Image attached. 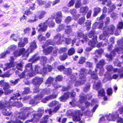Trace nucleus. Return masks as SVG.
<instances>
[{
  "label": "nucleus",
  "mask_w": 123,
  "mask_h": 123,
  "mask_svg": "<svg viewBox=\"0 0 123 123\" xmlns=\"http://www.w3.org/2000/svg\"><path fill=\"white\" fill-rule=\"evenodd\" d=\"M87 70L85 69H81L80 70L79 77L75 83L74 85L76 86H78L85 83L86 81V75Z\"/></svg>",
  "instance_id": "f257e3e1"
},
{
  "label": "nucleus",
  "mask_w": 123,
  "mask_h": 123,
  "mask_svg": "<svg viewBox=\"0 0 123 123\" xmlns=\"http://www.w3.org/2000/svg\"><path fill=\"white\" fill-rule=\"evenodd\" d=\"M49 93L50 90H47V89H46V90L45 89L43 90L42 92H41L40 94L35 98V100L32 99L31 100L30 104L32 105H34L38 102L36 101V100L37 101V100L40 99L44 95L48 94Z\"/></svg>",
  "instance_id": "f03ea898"
},
{
  "label": "nucleus",
  "mask_w": 123,
  "mask_h": 123,
  "mask_svg": "<svg viewBox=\"0 0 123 123\" xmlns=\"http://www.w3.org/2000/svg\"><path fill=\"white\" fill-rule=\"evenodd\" d=\"M119 114L117 112H115L110 115L108 117L109 119L115 121L116 119L117 122L119 123H123V119L118 116Z\"/></svg>",
  "instance_id": "7ed1b4c3"
},
{
  "label": "nucleus",
  "mask_w": 123,
  "mask_h": 123,
  "mask_svg": "<svg viewBox=\"0 0 123 123\" xmlns=\"http://www.w3.org/2000/svg\"><path fill=\"white\" fill-rule=\"evenodd\" d=\"M114 28V26L113 25H111L109 26L108 29H107L106 31H104L103 32V35H100L99 38L100 39L104 40L105 39V37L106 36L109 35V34H112Z\"/></svg>",
  "instance_id": "20e7f679"
},
{
  "label": "nucleus",
  "mask_w": 123,
  "mask_h": 123,
  "mask_svg": "<svg viewBox=\"0 0 123 123\" xmlns=\"http://www.w3.org/2000/svg\"><path fill=\"white\" fill-rule=\"evenodd\" d=\"M23 109L24 110L23 112H25L27 111V113L26 114V116L22 113L20 114L19 116H18V117L20 119H25L26 117H27V115L30 114L31 112H32L33 111V110L30 108L23 107Z\"/></svg>",
  "instance_id": "39448f33"
},
{
  "label": "nucleus",
  "mask_w": 123,
  "mask_h": 123,
  "mask_svg": "<svg viewBox=\"0 0 123 123\" xmlns=\"http://www.w3.org/2000/svg\"><path fill=\"white\" fill-rule=\"evenodd\" d=\"M75 95V92H74L65 93L63 96L59 98V99L61 101L64 102L68 98L69 96L74 97Z\"/></svg>",
  "instance_id": "423d86ee"
},
{
  "label": "nucleus",
  "mask_w": 123,
  "mask_h": 123,
  "mask_svg": "<svg viewBox=\"0 0 123 123\" xmlns=\"http://www.w3.org/2000/svg\"><path fill=\"white\" fill-rule=\"evenodd\" d=\"M25 49L24 48L20 49L19 51L16 50L14 53V55L15 57L19 56L23 54V56L27 57L28 56L29 53L27 51V52H25Z\"/></svg>",
  "instance_id": "0eeeda50"
},
{
  "label": "nucleus",
  "mask_w": 123,
  "mask_h": 123,
  "mask_svg": "<svg viewBox=\"0 0 123 123\" xmlns=\"http://www.w3.org/2000/svg\"><path fill=\"white\" fill-rule=\"evenodd\" d=\"M9 103L8 102H7L4 104H3L1 103L0 104V108L1 109H2L3 110L2 111V112L3 114L7 116H9L11 114V112H9L7 111L6 110L5 108L6 107H8L7 105H9Z\"/></svg>",
  "instance_id": "6e6552de"
},
{
  "label": "nucleus",
  "mask_w": 123,
  "mask_h": 123,
  "mask_svg": "<svg viewBox=\"0 0 123 123\" xmlns=\"http://www.w3.org/2000/svg\"><path fill=\"white\" fill-rule=\"evenodd\" d=\"M38 113L37 115H34L33 116L34 120L36 122L38 121V117H41L42 115L44 112V109L43 108H39L38 111Z\"/></svg>",
  "instance_id": "1a4fd4ad"
},
{
  "label": "nucleus",
  "mask_w": 123,
  "mask_h": 123,
  "mask_svg": "<svg viewBox=\"0 0 123 123\" xmlns=\"http://www.w3.org/2000/svg\"><path fill=\"white\" fill-rule=\"evenodd\" d=\"M30 46L28 49L27 51L28 53H30L36 48L37 46L36 42L34 41L30 42Z\"/></svg>",
  "instance_id": "9d476101"
},
{
  "label": "nucleus",
  "mask_w": 123,
  "mask_h": 123,
  "mask_svg": "<svg viewBox=\"0 0 123 123\" xmlns=\"http://www.w3.org/2000/svg\"><path fill=\"white\" fill-rule=\"evenodd\" d=\"M122 49H121L120 50H119V49H117L114 50L113 52L111 53L110 54L108 55L107 54L105 55V56H107L109 59L110 60H111L112 58V57L115 55V54L116 52L118 53H121L120 51H121Z\"/></svg>",
  "instance_id": "9b49d317"
},
{
  "label": "nucleus",
  "mask_w": 123,
  "mask_h": 123,
  "mask_svg": "<svg viewBox=\"0 0 123 123\" xmlns=\"http://www.w3.org/2000/svg\"><path fill=\"white\" fill-rule=\"evenodd\" d=\"M49 19L44 23H41L39 24V26L40 27V28L38 29V31H44L46 30L47 28V24L48 22H49Z\"/></svg>",
  "instance_id": "f8f14e48"
},
{
  "label": "nucleus",
  "mask_w": 123,
  "mask_h": 123,
  "mask_svg": "<svg viewBox=\"0 0 123 123\" xmlns=\"http://www.w3.org/2000/svg\"><path fill=\"white\" fill-rule=\"evenodd\" d=\"M46 13V12L44 11H38L37 13V15L35 16V18L41 19L44 17Z\"/></svg>",
  "instance_id": "ddd939ff"
},
{
  "label": "nucleus",
  "mask_w": 123,
  "mask_h": 123,
  "mask_svg": "<svg viewBox=\"0 0 123 123\" xmlns=\"http://www.w3.org/2000/svg\"><path fill=\"white\" fill-rule=\"evenodd\" d=\"M43 78L39 77H36L33 80V83L35 85H38L39 86L43 82Z\"/></svg>",
  "instance_id": "4468645a"
},
{
  "label": "nucleus",
  "mask_w": 123,
  "mask_h": 123,
  "mask_svg": "<svg viewBox=\"0 0 123 123\" xmlns=\"http://www.w3.org/2000/svg\"><path fill=\"white\" fill-rule=\"evenodd\" d=\"M32 64L31 63L28 64L25 66V72L28 73V75L29 74H31V73H29V72H32Z\"/></svg>",
  "instance_id": "2eb2a0df"
},
{
  "label": "nucleus",
  "mask_w": 123,
  "mask_h": 123,
  "mask_svg": "<svg viewBox=\"0 0 123 123\" xmlns=\"http://www.w3.org/2000/svg\"><path fill=\"white\" fill-rule=\"evenodd\" d=\"M96 103L94 101V100H92V103L91 104L89 102L87 101H86L85 103V106H84L82 107L81 108V109L82 111H84L86 109V108L88 107L90 105H92V104H94Z\"/></svg>",
  "instance_id": "dca6fc26"
},
{
  "label": "nucleus",
  "mask_w": 123,
  "mask_h": 123,
  "mask_svg": "<svg viewBox=\"0 0 123 123\" xmlns=\"http://www.w3.org/2000/svg\"><path fill=\"white\" fill-rule=\"evenodd\" d=\"M77 36L78 37L77 38L78 39H80V37L83 38L84 40H81L82 43H83L85 40L86 41H88L89 40L87 38L86 36L84 34L82 33H78L77 34Z\"/></svg>",
  "instance_id": "f3484780"
},
{
  "label": "nucleus",
  "mask_w": 123,
  "mask_h": 123,
  "mask_svg": "<svg viewBox=\"0 0 123 123\" xmlns=\"http://www.w3.org/2000/svg\"><path fill=\"white\" fill-rule=\"evenodd\" d=\"M97 37L96 36H95L93 37V38H92V40H90L88 44L92 47H94L95 44L97 42Z\"/></svg>",
  "instance_id": "a211bd4d"
},
{
  "label": "nucleus",
  "mask_w": 123,
  "mask_h": 123,
  "mask_svg": "<svg viewBox=\"0 0 123 123\" xmlns=\"http://www.w3.org/2000/svg\"><path fill=\"white\" fill-rule=\"evenodd\" d=\"M62 15L61 12H58L57 14V17L55 20L56 22L57 23H59L62 20Z\"/></svg>",
  "instance_id": "6ab92c4d"
},
{
  "label": "nucleus",
  "mask_w": 123,
  "mask_h": 123,
  "mask_svg": "<svg viewBox=\"0 0 123 123\" xmlns=\"http://www.w3.org/2000/svg\"><path fill=\"white\" fill-rule=\"evenodd\" d=\"M40 70V68L38 66H36L35 67V72L33 74L31 73V74H29V76L30 77H32L35 76L36 73L40 74L41 73V71Z\"/></svg>",
  "instance_id": "aec40b11"
},
{
  "label": "nucleus",
  "mask_w": 123,
  "mask_h": 123,
  "mask_svg": "<svg viewBox=\"0 0 123 123\" xmlns=\"http://www.w3.org/2000/svg\"><path fill=\"white\" fill-rule=\"evenodd\" d=\"M20 94L18 93H16L15 94H14L13 96L11 97L10 99V102L9 103V105L10 104H12L13 103H14V101H16V99L18 97L20 96Z\"/></svg>",
  "instance_id": "412c9836"
},
{
  "label": "nucleus",
  "mask_w": 123,
  "mask_h": 123,
  "mask_svg": "<svg viewBox=\"0 0 123 123\" xmlns=\"http://www.w3.org/2000/svg\"><path fill=\"white\" fill-rule=\"evenodd\" d=\"M82 116V115H76L73 117V120L74 121H80V123H82L84 122V121L83 120H81L80 117Z\"/></svg>",
  "instance_id": "4be33fe9"
},
{
  "label": "nucleus",
  "mask_w": 123,
  "mask_h": 123,
  "mask_svg": "<svg viewBox=\"0 0 123 123\" xmlns=\"http://www.w3.org/2000/svg\"><path fill=\"white\" fill-rule=\"evenodd\" d=\"M54 79L51 77H49L46 80L45 83V86L46 87L50 86L52 83Z\"/></svg>",
  "instance_id": "5701e85b"
},
{
  "label": "nucleus",
  "mask_w": 123,
  "mask_h": 123,
  "mask_svg": "<svg viewBox=\"0 0 123 123\" xmlns=\"http://www.w3.org/2000/svg\"><path fill=\"white\" fill-rule=\"evenodd\" d=\"M53 48L52 47H49L47 48L43 49V53L45 55L49 54L53 50Z\"/></svg>",
  "instance_id": "b1692460"
},
{
  "label": "nucleus",
  "mask_w": 123,
  "mask_h": 123,
  "mask_svg": "<svg viewBox=\"0 0 123 123\" xmlns=\"http://www.w3.org/2000/svg\"><path fill=\"white\" fill-rule=\"evenodd\" d=\"M22 104L21 103L19 102L18 101H14V103H13L12 104H10L7 105L8 106H16L17 107H22Z\"/></svg>",
  "instance_id": "393cba45"
},
{
  "label": "nucleus",
  "mask_w": 123,
  "mask_h": 123,
  "mask_svg": "<svg viewBox=\"0 0 123 123\" xmlns=\"http://www.w3.org/2000/svg\"><path fill=\"white\" fill-rule=\"evenodd\" d=\"M22 104L21 103L19 102L18 101H14V103H13L12 104H10L7 105L8 106H16L17 107H22Z\"/></svg>",
  "instance_id": "a878e982"
},
{
  "label": "nucleus",
  "mask_w": 123,
  "mask_h": 123,
  "mask_svg": "<svg viewBox=\"0 0 123 123\" xmlns=\"http://www.w3.org/2000/svg\"><path fill=\"white\" fill-rule=\"evenodd\" d=\"M60 106H58V105L56 106L54 109L53 111H52L50 109H47L45 111V112L46 113L47 111H48L49 113L51 114H52V112H56L59 109Z\"/></svg>",
  "instance_id": "bb28decb"
},
{
  "label": "nucleus",
  "mask_w": 123,
  "mask_h": 123,
  "mask_svg": "<svg viewBox=\"0 0 123 123\" xmlns=\"http://www.w3.org/2000/svg\"><path fill=\"white\" fill-rule=\"evenodd\" d=\"M13 62H10L9 63H6L5 64V67L3 68L4 71H6L10 68L13 67Z\"/></svg>",
  "instance_id": "cd10ccee"
},
{
  "label": "nucleus",
  "mask_w": 123,
  "mask_h": 123,
  "mask_svg": "<svg viewBox=\"0 0 123 123\" xmlns=\"http://www.w3.org/2000/svg\"><path fill=\"white\" fill-rule=\"evenodd\" d=\"M97 70L96 69L95 70L96 72L94 73V72H92V71L91 70H90L88 73L89 74H91V76L93 79H97L98 78L97 74Z\"/></svg>",
  "instance_id": "c85d7f7f"
},
{
  "label": "nucleus",
  "mask_w": 123,
  "mask_h": 123,
  "mask_svg": "<svg viewBox=\"0 0 123 123\" xmlns=\"http://www.w3.org/2000/svg\"><path fill=\"white\" fill-rule=\"evenodd\" d=\"M57 105L58 106H60L61 104L58 101L54 100L50 102L48 105L49 106L52 107L55 105Z\"/></svg>",
  "instance_id": "c756f323"
},
{
  "label": "nucleus",
  "mask_w": 123,
  "mask_h": 123,
  "mask_svg": "<svg viewBox=\"0 0 123 123\" xmlns=\"http://www.w3.org/2000/svg\"><path fill=\"white\" fill-rule=\"evenodd\" d=\"M76 11L75 10L73 9L71 11V13L72 14L73 16V18L75 19H77L79 17V15H77L76 14Z\"/></svg>",
  "instance_id": "7c9ffc66"
},
{
  "label": "nucleus",
  "mask_w": 123,
  "mask_h": 123,
  "mask_svg": "<svg viewBox=\"0 0 123 123\" xmlns=\"http://www.w3.org/2000/svg\"><path fill=\"white\" fill-rule=\"evenodd\" d=\"M105 64L104 61L103 60H101L96 65V67L98 68H101Z\"/></svg>",
  "instance_id": "2f4dec72"
},
{
  "label": "nucleus",
  "mask_w": 123,
  "mask_h": 123,
  "mask_svg": "<svg viewBox=\"0 0 123 123\" xmlns=\"http://www.w3.org/2000/svg\"><path fill=\"white\" fill-rule=\"evenodd\" d=\"M61 37L60 34H57L54 37V40H55V42L58 43H59L60 42L59 41H60L61 39Z\"/></svg>",
  "instance_id": "473e14b6"
},
{
  "label": "nucleus",
  "mask_w": 123,
  "mask_h": 123,
  "mask_svg": "<svg viewBox=\"0 0 123 123\" xmlns=\"http://www.w3.org/2000/svg\"><path fill=\"white\" fill-rule=\"evenodd\" d=\"M10 37L15 41H17L19 39L20 40H21L19 38V36L17 34H12Z\"/></svg>",
  "instance_id": "72a5a7b5"
},
{
  "label": "nucleus",
  "mask_w": 123,
  "mask_h": 123,
  "mask_svg": "<svg viewBox=\"0 0 123 123\" xmlns=\"http://www.w3.org/2000/svg\"><path fill=\"white\" fill-rule=\"evenodd\" d=\"M86 96L84 94H82L80 95V101L81 103L84 102L86 99Z\"/></svg>",
  "instance_id": "f704fd0d"
},
{
  "label": "nucleus",
  "mask_w": 123,
  "mask_h": 123,
  "mask_svg": "<svg viewBox=\"0 0 123 123\" xmlns=\"http://www.w3.org/2000/svg\"><path fill=\"white\" fill-rule=\"evenodd\" d=\"M77 73H76L74 75H72L70 76V78L71 80V81L73 82L77 78H78V75Z\"/></svg>",
  "instance_id": "c9c22d12"
},
{
  "label": "nucleus",
  "mask_w": 123,
  "mask_h": 123,
  "mask_svg": "<svg viewBox=\"0 0 123 123\" xmlns=\"http://www.w3.org/2000/svg\"><path fill=\"white\" fill-rule=\"evenodd\" d=\"M3 89L4 90H6L9 88L10 86L9 85L8 83L6 82H4Z\"/></svg>",
  "instance_id": "e433bc0d"
},
{
  "label": "nucleus",
  "mask_w": 123,
  "mask_h": 123,
  "mask_svg": "<svg viewBox=\"0 0 123 123\" xmlns=\"http://www.w3.org/2000/svg\"><path fill=\"white\" fill-rule=\"evenodd\" d=\"M85 116L87 117H90L92 116V113L90 111L87 110L84 112Z\"/></svg>",
  "instance_id": "4c0bfd02"
},
{
  "label": "nucleus",
  "mask_w": 123,
  "mask_h": 123,
  "mask_svg": "<svg viewBox=\"0 0 123 123\" xmlns=\"http://www.w3.org/2000/svg\"><path fill=\"white\" fill-rule=\"evenodd\" d=\"M41 57H38L36 58L35 57V56H34L32 58H31L29 60V61H31L33 62L37 61L39 59L41 60Z\"/></svg>",
  "instance_id": "58836bf2"
},
{
  "label": "nucleus",
  "mask_w": 123,
  "mask_h": 123,
  "mask_svg": "<svg viewBox=\"0 0 123 123\" xmlns=\"http://www.w3.org/2000/svg\"><path fill=\"white\" fill-rule=\"evenodd\" d=\"M75 52L74 49L73 48H71L68 50V55H71L74 54Z\"/></svg>",
  "instance_id": "ea45409f"
},
{
  "label": "nucleus",
  "mask_w": 123,
  "mask_h": 123,
  "mask_svg": "<svg viewBox=\"0 0 123 123\" xmlns=\"http://www.w3.org/2000/svg\"><path fill=\"white\" fill-rule=\"evenodd\" d=\"M17 46L14 44L11 45L9 47L7 50L12 51L15 49L17 48Z\"/></svg>",
  "instance_id": "a19ab883"
},
{
  "label": "nucleus",
  "mask_w": 123,
  "mask_h": 123,
  "mask_svg": "<svg viewBox=\"0 0 123 123\" xmlns=\"http://www.w3.org/2000/svg\"><path fill=\"white\" fill-rule=\"evenodd\" d=\"M47 59L45 56L41 57V61L43 64H45L47 62Z\"/></svg>",
  "instance_id": "79ce46f5"
},
{
  "label": "nucleus",
  "mask_w": 123,
  "mask_h": 123,
  "mask_svg": "<svg viewBox=\"0 0 123 123\" xmlns=\"http://www.w3.org/2000/svg\"><path fill=\"white\" fill-rule=\"evenodd\" d=\"M101 9L99 8H96L94 9V12L93 16H96L101 11Z\"/></svg>",
  "instance_id": "37998d69"
},
{
  "label": "nucleus",
  "mask_w": 123,
  "mask_h": 123,
  "mask_svg": "<svg viewBox=\"0 0 123 123\" xmlns=\"http://www.w3.org/2000/svg\"><path fill=\"white\" fill-rule=\"evenodd\" d=\"M81 5V1L80 0H77L75 4V7L77 8L80 7Z\"/></svg>",
  "instance_id": "c03bdc74"
},
{
  "label": "nucleus",
  "mask_w": 123,
  "mask_h": 123,
  "mask_svg": "<svg viewBox=\"0 0 123 123\" xmlns=\"http://www.w3.org/2000/svg\"><path fill=\"white\" fill-rule=\"evenodd\" d=\"M85 58L83 57H81L80 58L78 62L80 64H82L85 62Z\"/></svg>",
  "instance_id": "a18cd8bd"
},
{
  "label": "nucleus",
  "mask_w": 123,
  "mask_h": 123,
  "mask_svg": "<svg viewBox=\"0 0 123 123\" xmlns=\"http://www.w3.org/2000/svg\"><path fill=\"white\" fill-rule=\"evenodd\" d=\"M68 57V55L67 54L64 53L63 55H61L60 57V59L62 60H65Z\"/></svg>",
  "instance_id": "49530a36"
},
{
  "label": "nucleus",
  "mask_w": 123,
  "mask_h": 123,
  "mask_svg": "<svg viewBox=\"0 0 123 123\" xmlns=\"http://www.w3.org/2000/svg\"><path fill=\"white\" fill-rule=\"evenodd\" d=\"M54 44V43H52L50 40L47 41H46L45 44L42 46V48H43L46 46L47 45L50 44L53 45Z\"/></svg>",
  "instance_id": "de8ad7c7"
},
{
  "label": "nucleus",
  "mask_w": 123,
  "mask_h": 123,
  "mask_svg": "<svg viewBox=\"0 0 123 123\" xmlns=\"http://www.w3.org/2000/svg\"><path fill=\"white\" fill-rule=\"evenodd\" d=\"M88 8L87 7H82L80 9V12H86L88 10Z\"/></svg>",
  "instance_id": "09e8293b"
},
{
  "label": "nucleus",
  "mask_w": 123,
  "mask_h": 123,
  "mask_svg": "<svg viewBox=\"0 0 123 123\" xmlns=\"http://www.w3.org/2000/svg\"><path fill=\"white\" fill-rule=\"evenodd\" d=\"M71 69L70 68H66L65 69L64 73L66 74H69L71 73Z\"/></svg>",
  "instance_id": "8fccbe9b"
},
{
  "label": "nucleus",
  "mask_w": 123,
  "mask_h": 123,
  "mask_svg": "<svg viewBox=\"0 0 123 123\" xmlns=\"http://www.w3.org/2000/svg\"><path fill=\"white\" fill-rule=\"evenodd\" d=\"M19 80V79H16L14 81L12 80H10V83L12 85H14L17 84L18 83Z\"/></svg>",
  "instance_id": "3c124183"
},
{
  "label": "nucleus",
  "mask_w": 123,
  "mask_h": 123,
  "mask_svg": "<svg viewBox=\"0 0 123 123\" xmlns=\"http://www.w3.org/2000/svg\"><path fill=\"white\" fill-rule=\"evenodd\" d=\"M85 19L84 17L81 18L78 21V23L80 25L82 24L84 22Z\"/></svg>",
  "instance_id": "603ef678"
},
{
  "label": "nucleus",
  "mask_w": 123,
  "mask_h": 123,
  "mask_svg": "<svg viewBox=\"0 0 123 123\" xmlns=\"http://www.w3.org/2000/svg\"><path fill=\"white\" fill-rule=\"evenodd\" d=\"M41 71V73L40 74L43 75L46 74L48 72V70L46 67H44Z\"/></svg>",
  "instance_id": "864d4df0"
},
{
  "label": "nucleus",
  "mask_w": 123,
  "mask_h": 123,
  "mask_svg": "<svg viewBox=\"0 0 123 123\" xmlns=\"http://www.w3.org/2000/svg\"><path fill=\"white\" fill-rule=\"evenodd\" d=\"M91 25V22L90 21L87 20L86 23V26L87 27V29L89 30L90 28Z\"/></svg>",
  "instance_id": "5fc2aeb1"
},
{
  "label": "nucleus",
  "mask_w": 123,
  "mask_h": 123,
  "mask_svg": "<svg viewBox=\"0 0 123 123\" xmlns=\"http://www.w3.org/2000/svg\"><path fill=\"white\" fill-rule=\"evenodd\" d=\"M67 29H66L65 31L67 33L69 34L72 32L70 26H67Z\"/></svg>",
  "instance_id": "6e6d98bb"
},
{
  "label": "nucleus",
  "mask_w": 123,
  "mask_h": 123,
  "mask_svg": "<svg viewBox=\"0 0 123 123\" xmlns=\"http://www.w3.org/2000/svg\"><path fill=\"white\" fill-rule=\"evenodd\" d=\"M57 95L56 94H53L51 95H50L48 96V98L47 99L48 100H49L50 99H53L55 98Z\"/></svg>",
  "instance_id": "4d7b16f0"
},
{
  "label": "nucleus",
  "mask_w": 123,
  "mask_h": 123,
  "mask_svg": "<svg viewBox=\"0 0 123 123\" xmlns=\"http://www.w3.org/2000/svg\"><path fill=\"white\" fill-rule=\"evenodd\" d=\"M105 94V92L103 89H101L98 92V96H104Z\"/></svg>",
  "instance_id": "13d9d810"
},
{
  "label": "nucleus",
  "mask_w": 123,
  "mask_h": 123,
  "mask_svg": "<svg viewBox=\"0 0 123 123\" xmlns=\"http://www.w3.org/2000/svg\"><path fill=\"white\" fill-rule=\"evenodd\" d=\"M13 91L14 90L13 89H7L5 93L6 95H8L11 93H12Z\"/></svg>",
  "instance_id": "bf43d9fd"
},
{
  "label": "nucleus",
  "mask_w": 123,
  "mask_h": 123,
  "mask_svg": "<svg viewBox=\"0 0 123 123\" xmlns=\"http://www.w3.org/2000/svg\"><path fill=\"white\" fill-rule=\"evenodd\" d=\"M16 67L18 69L22 70V66L21 63L17 64Z\"/></svg>",
  "instance_id": "052dcab7"
},
{
  "label": "nucleus",
  "mask_w": 123,
  "mask_h": 123,
  "mask_svg": "<svg viewBox=\"0 0 123 123\" xmlns=\"http://www.w3.org/2000/svg\"><path fill=\"white\" fill-rule=\"evenodd\" d=\"M94 31H91L90 33H89L88 34V37L90 38H91L92 37H93L92 38H93V37L95 36H94Z\"/></svg>",
  "instance_id": "680f3d73"
},
{
  "label": "nucleus",
  "mask_w": 123,
  "mask_h": 123,
  "mask_svg": "<svg viewBox=\"0 0 123 123\" xmlns=\"http://www.w3.org/2000/svg\"><path fill=\"white\" fill-rule=\"evenodd\" d=\"M123 27V22H120L118 25L117 28L120 29H121Z\"/></svg>",
  "instance_id": "e2e57ef3"
},
{
  "label": "nucleus",
  "mask_w": 123,
  "mask_h": 123,
  "mask_svg": "<svg viewBox=\"0 0 123 123\" xmlns=\"http://www.w3.org/2000/svg\"><path fill=\"white\" fill-rule=\"evenodd\" d=\"M62 79V76L59 75L56 78V81H61Z\"/></svg>",
  "instance_id": "0e129e2a"
},
{
  "label": "nucleus",
  "mask_w": 123,
  "mask_h": 123,
  "mask_svg": "<svg viewBox=\"0 0 123 123\" xmlns=\"http://www.w3.org/2000/svg\"><path fill=\"white\" fill-rule=\"evenodd\" d=\"M106 68L108 71H110L113 69V67L111 65L107 66Z\"/></svg>",
  "instance_id": "69168bd1"
},
{
  "label": "nucleus",
  "mask_w": 123,
  "mask_h": 123,
  "mask_svg": "<svg viewBox=\"0 0 123 123\" xmlns=\"http://www.w3.org/2000/svg\"><path fill=\"white\" fill-rule=\"evenodd\" d=\"M31 31V29L29 27H27L24 30L25 33H29Z\"/></svg>",
  "instance_id": "338daca9"
},
{
  "label": "nucleus",
  "mask_w": 123,
  "mask_h": 123,
  "mask_svg": "<svg viewBox=\"0 0 123 123\" xmlns=\"http://www.w3.org/2000/svg\"><path fill=\"white\" fill-rule=\"evenodd\" d=\"M30 92V90L29 88L27 87L25 88L24 89V93L25 94H27L29 93Z\"/></svg>",
  "instance_id": "774afa93"
}]
</instances>
